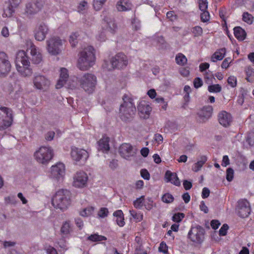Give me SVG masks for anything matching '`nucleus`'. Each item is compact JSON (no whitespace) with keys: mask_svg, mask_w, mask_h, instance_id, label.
Masks as SVG:
<instances>
[{"mask_svg":"<svg viewBox=\"0 0 254 254\" xmlns=\"http://www.w3.org/2000/svg\"><path fill=\"white\" fill-rule=\"evenodd\" d=\"M95 51L91 46H88L82 50L78 54L77 67L81 70L89 69L95 64Z\"/></svg>","mask_w":254,"mask_h":254,"instance_id":"nucleus-1","label":"nucleus"},{"mask_svg":"<svg viewBox=\"0 0 254 254\" xmlns=\"http://www.w3.org/2000/svg\"><path fill=\"white\" fill-rule=\"evenodd\" d=\"M15 65L16 70L21 76L30 77L32 75L33 70L25 51L21 50L17 53Z\"/></svg>","mask_w":254,"mask_h":254,"instance_id":"nucleus-2","label":"nucleus"},{"mask_svg":"<svg viewBox=\"0 0 254 254\" xmlns=\"http://www.w3.org/2000/svg\"><path fill=\"white\" fill-rule=\"evenodd\" d=\"M123 100V103L120 108L119 115L122 120L127 121L134 115L136 108L133 102V99L130 95H124Z\"/></svg>","mask_w":254,"mask_h":254,"instance_id":"nucleus-3","label":"nucleus"},{"mask_svg":"<svg viewBox=\"0 0 254 254\" xmlns=\"http://www.w3.org/2000/svg\"><path fill=\"white\" fill-rule=\"evenodd\" d=\"M70 193L67 190H58L53 196L52 200L53 205L61 210H66L70 204Z\"/></svg>","mask_w":254,"mask_h":254,"instance_id":"nucleus-4","label":"nucleus"},{"mask_svg":"<svg viewBox=\"0 0 254 254\" xmlns=\"http://www.w3.org/2000/svg\"><path fill=\"white\" fill-rule=\"evenodd\" d=\"M54 154L51 146H41L34 152V157L38 163L47 165L52 159Z\"/></svg>","mask_w":254,"mask_h":254,"instance_id":"nucleus-5","label":"nucleus"},{"mask_svg":"<svg viewBox=\"0 0 254 254\" xmlns=\"http://www.w3.org/2000/svg\"><path fill=\"white\" fill-rule=\"evenodd\" d=\"M127 57L123 53H118L112 58L110 64L105 61L103 64L104 68L111 70L114 68L122 69L126 67L128 64Z\"/></svg>","mask_w":254,"mask_h":254,"instance_id":"nucleus-6","label":"nucleus"},{"mask_svg":"<svg viewBox=\"0 0 254 254\" xmlns=\"http://www.w3.org/2000/svg\"><path fill=\"white\" fill-rule=\"evenodd\" d=\"M79 85L86 92L91 93L96 83V76L91 73H86L78 77Z\"/></svg>","mask_w":254,"mask_h":254,"instance_id":"nucleus-7","label":"nucleus"},{"mask_svg":"<svg viewBox=\"0 0 254 254\" xmlns=\"http://www.w3.org/2000/svg\"><path fill=\"white\" fill-rule=\"evenodd\" d=\"M64 41L59 37L54 36L46 41V49L52 56H57L62 52Z\"/></svg>","mask_w":254,"mask_h":254,"instance_id":"nucleus-8","label":"nucleus"},{"mask_svg":"<svg viewBox=\"0 0 254 254\" xmlns=\"http://www.w3.org/2000/svg\"><path fill=\"white\" fill-rule=\"evenodd\" d=\"M205 230L201 226L192 227L188 234V238L195 245L201 244L204 240Z\"/></svg>","mask_w":254,"mask_h":254,"instance_id":"nucleus-9","label":"nucleus"},{"mask_svg":"<svg viewBox=\"0 0 254 254\" xmlns=\"http://www.w3.org/2000/svg\"><path fill=\"white\" fill-rule=\"evenodd\" d=\"M13 115L12 110L7 107L0 108V130L9 127L12 124Z\"/></svg>","mask_w":254,"mask_h":254,"instance_id":"nucleus-10","label":"nucleus"},{"mask_svg":"<svg viewBox=\"0 0 254 254\" xmlns=\"http://www.w3.org/2000/svg\"><path fill=\"white\" fill-rule=\"evenodd\" d=\"M88 176L82 171L76 172L73 176L72 186L76 188L82 189L87 186Z\"/></svg>","mask_w":254,"mask_h":254,"instance_id":"nucleus-11","label":"nucleus"},{"mask_svg":"<svg viewBox=\"0 0 254 254\" xmlns=\"http://www.w3.org/2000/svg\"><path fill=\"white\" fill-rule=\"evenodd\" d=\"M33 86L40 90H45L50 86V81L44 75L36 73L33 78Z\"/></svg>","mask_w":254,"mask_h":254,"instance_id":"nucleus-12","label":"nucleus"},{"mask_svg":"<svg viewBox=\"0 0 254 254\" xmlns=\"http://www.w3.org/2000/svg\"><path fill=\"white\" fill-rule=\"evenodd\" d=\"M70 156L73 161L78 162H85L89 157V153L85 149L72 146L70 150Z\"/></svg>","mask_w":254,"mask_h":254,"instance_id":"nucleus-13","label":"nucleus"},{"mask_svg":"<svg viewBox=\"0 0 254 254\" xmlns=\"http://www.w3.org/2000/svg\"><path fill=\"white\" fill-rule=\"evenodd\" d=\"M65 166L61 162H59L51 168L50 176L57 181L63 180L65 175Z\"/></svg>","mask_w":254,"mask_h":254,"instance_id":"nucleus-14","label":"nucleus"},{"mask_svg":"<svg viewBox=\"0 0 254 254\" xmlns=\"http://www.w3.org/2000/svg\"><path fill=\"white\" fill-rule=\"evenodd\" d=\"M237 211L240 217H247L251 211V206L248 201L245 199L239 200L238 201Z\"/></svg>","mask_w":254,"mask_h":254,"instance_id":"nucleus-15","label":"nucleus"},{"mask_svg":"<svg viewBox=\"0 0 254 254\" xmlns=\"http://www.w3.org/2000/svg\"><path fill=\"white\" fill-rule=\"evenodd\" d=\"M11 67L7 55L4 52H0V76L7 74L10 70Z\"/></svg>","mask_w":254,"mask_h":254,"instance_id":"nucleus-16","label":"nucleus"},{"mask_svg":"<svg viewBox=\"0 0 254 254\" xmlns=\"http://www.w3.org/2000/svg\"><path fill=\"white\" fill-rule=\"evenodd\" d=\"M119 152L120 155L127 160H130L133 157L135 153V150L129 143H123L119 147Z\"/></svg>","mask_w":254,"mask_h":254,"instance_id":"nucleus-17","label":"nucleus"},{"mask_svg":"<svg viewBox=\"0 0 254 254\" xmlns=\"http://www.w3.org/2000/svg\"><path fill=\"white\" fill-rule=\"evenodd\" d=\"M48 32V27L45 23L43 22L39 23L34 30L35 39L39 41L44 40Z\"/></svg>","mask_w":254,"mask_h":254,"instance_id":"nucleus-18","label":"nucleus"},{"mask_svg":"<svg viewBox=\"0 0 254 254\" xmlns=\"http://www.w3.org/2000/svg\"><path fill=\"white\" fill-rule=\"evenodd\" d=\"M29 51L32 63L35 64H40L43 61V57L40 50L35 45L31 43L29 48L27 50V51Z\"/></svg>","mask_w":254,"mask_h":254,"instance_id":"nucleus-19","label":"nucleus"},{"mask_svg":"<svg viewBox=\"0 0 254 254\" xmlns=\"http://www.w3.org/2000/svg\"><path fill=\"white\" fill-rule=\"evenodd\" d=\"M137 109L140 118L146 119L149 117L152 108L147 102L144 100L140 101L137 106Z\"/></svg>","mask_w":254,"mask_h":254,"instance_id":"nucleus-20","label":"nucleus"},{"mask_svg":"<svg viewBox=\"0 0 254 254\" xmlns=\"http://www.w3.org/2000/svg\"><path fill=\"white\" fill-rule=\"evenodd\" d=\"M6 90L10 97L14 99L18 98L22 91V89L21 87L15 83L13 84H8Z\"/></svg>","mask_w":254,"mask_h":254,"instance_id":"nucleus-21","label":"nucleus"},{"mask_svg":"<svg viewBox=\"0 0 254 254\" xmlns=\"http://www.w3.org/2000/svg\"><path fill=\"white\" fill-rule=\"evenodd\" d=\"M20 3V0H9V3L3 8V14L5 16H12L16 14V8Z\"/></svg>","mask_w":254,"mask_h":254,"instance_id":"nucleus-22","label":"nucleus"},{"mask_svg":"<svg viewBox=\"0 0 254 254\" xmlns=\"http://www.w3.org/2000/svg\"><path fill=\"white\" fill-rule=\"evenodd\" d=\"M102 27L111 34H114L117 29V26L111 17H105L102 22Z\"/></svg>","mask_w":254,"mask_h":254,"instance_id":"nucleus-23","label":"nucleus"},{"mask_svg":"<svg viewBox=\"0 0 254 254\" xmlns=\"http://www.w3.org/2000/svg\"><path fill=\"white\" fill-rule=\"evenodd\" d=\"M219 123L224 127L229 126L232 122V117L230 114L223 111L218 114Z\"/></svg>","mask_w":254,"mask_h":254,"instance_id":"nucleus-24","label":"nucleus"},{"mask_svg":"<svg viewBox=\"0 0 254 254\" xmlns=\"http://www.w3.org/2000/svg\"><path fill=\"white\" fill-rule=\"evenodd\" d=\"M165 178L167 183H171L178 187L181 185V182L176 173H173L170 171H167L165 173Z\"/></svg>","mask_w":254,"mask_h":254,"instance_id":"nucleus-25","label":"nucleus"},{"mask_svg":"<svg viewBox=\"0 0 254 254\" xmlns=\"http://www.w3.org/2000/svg\"><path fill=\"white\" fill-rule=\"evenodd\" d=\"M213 111V108L211 106H206L203 107L198 113L200 118L205 121L211 117Z\"/></svg>","mask_w":254,"mask_h":254,"instance_id":"nucleus-26","label":"nucleus"},{"mask_svg":"<svg viewBox=\"0 0 254 254\" xmlns=\"http://www.w3.org/2000/svg\"><path fill=\"white\" fill-rule=\"evenodd\" d=\"M68 77V74L67 69L64 67L61 68L60 70V79L56 84V88L60 89L62 88L66 83Z\"/></svg>","mask_w":254,"mask_h":254,"instance_id":"nucleus-27","label":"nucleus"},{"mask_svg":"<svg viewBox=\"0 0 254 254\" xmlns=\"http://www.w3.org/2000/svg\"><path fill=\"white\" fill-rule=\"evenodd\" d=\"M116 7L119 11H125L132 9L133 5L129 0H120L117 2Z\"/></svg>","mask_w":254,"mask_h":254,"instance_id":"nucleus-28","label":"nucleus"},{"mask_svg":"<svg viewBox=\"0 0 254 254\" xmlns=\"http://www.w3.org/2000/svg\"><path fill=\"white\" fill-rule=\"evenodd\" d=\"M110 138L106 135L102 136L98 142V149L102 150L103 152H107L110 149L109 146Z\"/></svg>","mask_w":254,"mask_h":254,"instance_id":"nucleus-29","label":"nucleus"},{"mask_svg":"<svg viewBox=\"0 0 254 254\" xmlns=\"http://www.w3.org/2000/svg\"><path fill=\"white\" fill-rule=\"evenodd\" d=\"M226 54L225 48H221L217 50L211 56V61L215 63L217 61L222 60Z\"/></svg>","mask_w":254,"mask_h":254,"instance_id":"nucleus-30","label":"nucleus"},{"mask_svg":"<svg viewBox=\"0 0 254 254\" xmlns=\"http://www.w3.org/2000/svg\"><path fill=\"white\" fill-rule=\"evenodd\" d=\"M113 216L116 218L117 224L120 227H123L125 222L124 221V216L123 211L121 210H118L113 213Z\"/></svg>","mask_w":254,"mask_h":254,"instance_id":"nucleus-31","label":"nucleus"},{"mask_svg":"<svg viewBox=\"0 0 254 254\" xmlns=\"http://www.w3.org/2000/svg\"><path fill=\"white\" fill-rule=\"evenodd\" d=\"M44 4L43 0H36L34 3H28L27 9H30V8L33 9L34 13H38L42 8Z\"/></svg>","mask_w":254,"mask_h":254,"instance_id":"nucleus-32","label":"nucleus"},{"mask_svg":"<svg viewBox=\"0 0 254 254\" xmlns=\"http://www.w3.org/2000/svg\"><path fill=\"white\" fill-rule=\"evenodd\" d=\"M198 5L201 11L199 16H210L209 12L207 10L208 3L207 0H198Z\"/></svg>","mask_w":254,"mask_h":254,"instance_id":"nucleus-33","label":"nucleus"},{"mask_svg":"<svg viewBox=\"0 0 254 254\" xmlns=\"http://www.w3.org/2000/svg\"><path fill=\"white\" fill-rule=\"evenodd\" d=\"M207 161V157L205 156H201L199 160L194 163L192 166V170L195 172H197L201 170L202 167Z\"/></svg>","mask_w":254,"mask_h":254,"instance_id":"nucleus-34","label":"nucleus"},{"mask_svg":"<svg viewBox=\"0 0 254 254\" xmlns=\"http://www.w3.org/2000/svg\"><path fill=\"white\" fill-rule=\"evenodd\" d=\"M234 34L235 37L240 41H243L246 38V33L240 27H236L234 28Z\"/></svg>","mask_w":254,"mask_h":254,"instance_id":"nucleus-35","label":"nucleus"},{"mask_svg":"<svg viewBox=\"0 0 254 254\" xmlns=\"http://www.w3.org/2000/svg\"><path fill=\"white\" fill-rule=\"evenodd\" d=\"M175 61L178 65H184L187 63L188 60L184 54L178 53L176 55Z\"/></svg>","mask_w":254,"mask_h":254,"instance_id":"nucleus-36","label":"nucleus"},{"mask_svg":"<svg viewBox=\"0 0 254 254\" xmlns=\"http://www.w3.org/2000/svg\"><path fill=\"white\" fill-rule=\"evenodd\" d=\"M66 86L68 88L74 89L78 86L79 83L78 81V77H73L70 78L66 82Z\"/></svg>","mask_w":254,"mask_h":254,"instance_id":"nucleus-37","label":"nucleus"},{"mask_svg":"<svg viewBox=\"0 0 254 254\" xmlns=\"http://www.w3.org/2000/svg\"><path fill=\"white\" fill-rule=\"evenodd\" d=\"M94 209V207L93 206H88L81 210L79 214L82 217H88L93 213Z\"/></svg>","mask_w":254,"mask_h":254,"instance_id":"nucleus-38","label":"nucleus"},{"mask_svg":"<svg viewBox=\"0 0 254 254\" xmlns=\"http://www.w3.org/2000/svg\"><path fill=\"white\" fill-rule=\"evenodd\" d=\"M61 232L64 235H67L72 231V228L69 221L64 222L61 228Z\"/></svg>","mask_w":254,"mask_h":254,"instance_id":"nucleus-39","label":"nucleus"},{"mask_svg":"<svg viewBox=\"0 0 254 254\" xmlns=\"http://www.w3.org/2000/svg\"><path fill=\"white\" fill-rule=\"evenodd\" d=\"M88 240L92 242H100L102 241L106 240L107 238L104 236L99 235L97 234L91 235L87 238Z\"/></svg>","mask_w":254,"mask_h":254,"instance_id":"nucleus-40","label":"nucleus"},{"mask_svg":"<svg viewBox=\"0 0 254 254\" xmlns=\"http://www.w3.org/2000/svg\"><path fill=\"white\" fill-rule=\"evenodd\" d=\"M107 31L102 27V29L98 32L96 35V39L100 42H104L107 39Z\"/></svg>","mask_w":254,"mask_h":254,"instance_id":"nucleus-41","label":"nucleus"},{"mask_svg":"<svg viewBox=\"0 0 254 254\" xmlns=\"http://www.w3.org/2000/svg\"><path fill=\"white\" fill-rule=\"evenodd\" d=\"M161 199L164 203H171L173 202L174 197L171 193L167 192L163 195Z\"/></svg>","mask_w":254,"mask_h":254,"instance_id":"nucleus-42","label":"nucleus"},{"mask_svg":"<svg viewBox=\"0 0 254 254\" xmlns=\"http://www.w3.org/2000/svg\"><path fill=\"white\" fill-rule=\"evenodd\" d=\"M78 34L77 32H73L71 34L69 38V42L72 47L76 46L77 44V37Z\"/></svg>","mask_w":254,"mask_h":254,"instance_id":"nucleus-43","label":"nucleus"},{"mask_svg":"<svg viewBox=\"0 0 254 254\" xmlns=\"http://www.w3.org/2000/svg\"><path fill=\"white\" fill-rule=\"evenodd\" d=\"M107 0H93V5L94 8L96 10H99L103 6Z\"/></svg>","mask_w":254,"mask_h":254,"instance_id":"nucleus-44","label":"nucleus"},{"mask_svg":"<svg viewBox=\"0 0 254 254\" xmlns=\"http://www.w3.org/2000/svg\"><path fill=\"white\" fill-rule=\"evenodd\" d=\"M129 213L132 217L136 219L137 221H140L143 219V214L141 213H137L133 210H129Z\"/></svg>","mask_w":254,"mask_h":254,"instance_id":"nucleus-45","label":"nucleus"},{"mask_svg":"<svg viewBox=\"0 0 254 254\" xmlns=\"http://www.w3.org/2000/svg\"><path fill=\"white\" fill-rule=\"evenodd\" d=\"M208 90L210 92L218 93L221 90V87L219 84H213L209 85Z\"/></svg>","mask_w":254,"mask_h":254,"instance_id":"nucleus-46","label":"nucleus"},{"mask_svg":"<svg viewBox=\"0 0 254 254\" xmlns=\"http://www.w3.org/2000/svg\"><path fill=\"white\" fill-rule=\"evenodd\" d=\"M144 202V196H142L137 198L133 202L134 206L135 208L140 209L143 206Z\"/></svg>","mask_w":254,"mask_h":254,"instance_id":"nucleus-47","label":"nucleus"},{"mask_svg":"<svg viewBox=\"0 0 254 254\" xmlns=\"http://www.w3.org/2000/svg\"><path fill=\"white\" fill-rule=\"evenodd\" d=\"M237 78L236 76L232 75L228 77L227 82L231 87H235L237 86Z\"/></svg>","mask_w":254,"mask_h":254,"instance_id":"nucleus-48","label":"nucleus"},{"mask_svg":"<svg viewBox=\"0 0 254 254\" xmlns=\"http://www.w3.org/2000/svg\"><path fill=\"white\" fill-rule=\"evenodd\" d=\"M185 217V215L183 213H177L175 214L173 217L172 220L173 221L179 223L182 221V220Z\"/></svg>","mask_w":254,"mask_h":254,"instance_id":"nucleus-49","label":"nucleus"},{"mask_svg":"<svg viewBox=\"0 0 254 254\" xmlns=\"http://www.w3.org/2000/svg\"><path fill=\"white\" fill-rule=\"evenodd\" d=\"M234 177V170L231 168H229L226 171V179L228 181L231 182Z\"/></svg>","mask_w":254,"mask_h":254,"instance_id":"nucleus-50","label":"nucleus"},{"mask_svg":"<svg viewBox=\"0 0 254 254\" xmlns=\"http://www.w3.org/2000/svg\"><path fill=\"white\" fill-rule=\"evenodd\" d=\"M108 214V210L106 208H101L98 212V215L99 217L104 218L107 216Z\"/></svg>","mask_w":254,"mask_h":254,"instance_id":"nucleus-51","label":"nucleus"},{"mask_svg":"<svg viewBox=\"0 0 254 254\" xmlns=\"http://www.w3.org/2000/svg\"><path fill=\"white\" fill-rule=\"evenodd\" d=\"M192 32L195 36H199L202 33V29L199 26H195L193 28Z\"/></svg>","mask_w":254,"mask_h":254,"instance_id":"nucleus-52","label":"nucleus"},{"mask_svg":"<svg viewBox=\"0 0 254 254\" xmlns=\"http://www.w3.org/2000/svg\"><path fill=\"white\" fill-rule=\"evenodd\" d=\"M159 251L166 254L168 253V246L166 244L163 242H161L159 247Z\"/></svg>","mask_w":254,"mask_h":254,"instance_id":"nucleus-53","label":"nucleus"},{"mask_svg":"<svg viewBox=\"0 0 254 254\" xmlns=\"http://www.w3.org/2000/svg\"><path fill=\"white\" fill-rule=\"evenodd\" d=\"M87 6V2L85 1H82L78 6V11L81 13H83V11L86 8Z\"/></svg>","mask_w":254,"mask_h":254,"instance_id":"nucleus-54","label":"nucleus"},{"mask_svg":"<svg viewBox=\"0 0 254 254\" xmlns=\"http://www.w3.org/2000/svg\"><path fill=\"white\" fill-rule=\"evenodd\" d=\"M193 85L195 88L200 87L203 84L202 80L199 77L195 78L193 80Z\"/></svg>","mask_w":254,"mask_h":254,"instance_id":"nucleus-55","label":"nucleus"},{"mask_svg":"<svg viewBox=\"0 0 254 254\" xmlns=\"http://www.w3.org/2000/svg\"><path fill=\"white\" fill-rule=\"evenodd\" d=\"M140 175L144 179L146 180H149L150 179V176L148 171L146 169H142L140 171Z\"/></svg>","mask_w":254,"mask_h":254,"instance_id":"nucleus-56","label":"nucleus"},{"mask_svg":"<svg viewBox=\"0 0 254 254\" xmlns=\"http://www.w3.org/2000/svg\"><path fill=\"white\" fill-rule=\"evenodd\" d=\"M132 27L136 30H138L140 27V25L139 20L137 19V18L134 17L132 21Z\"/></svg>","mask_w":254,"mask_h":254,"instance_id":"nucleus-57","label":"nucleus"},{"mask_svg":"<svg viewBox=\"0 0 254 254\" xmlns=\"http://www.w3.org/2000/svg\"><path fill=\"white\" fill-rule=\"evenodd\" d=\"M228 229V226L227 224H224L221 227L219 231V233L220 236H225L227 234V231Z\"/></svg>","mask_w":254,"mask_h":254,"instance_id":"nucleus-58","label":"nucleus"},{"mask_svg":"<svg viewBox=\"0 0 254 254\" xmlns=\"http://www.w3.org/2000/svg\"><path fill=\"white\" fill-rule=\"evenodd\" d=\"M55 133L54 131H49L45 134V139L47 141L52 140L55 136Z\"/></svg>","mask_w":254,"mask_h":254,"instance_id":"nucleus-59","label":"nucleus"},{"mask_svg":"<svg viewBox=\"0 0 254 254\" xmlns=\"http://www.w3.org/2000/svg\"><path fill=\"white\" fill-rule=\"evenodd\" d=\"M246 73L248 76L246 78L249 81V77L254 75V70L250 67H248L246 68Z\"/></svg>","mask_w":254,"mask_h":254,"instance_id":"nucleus-60","label":"nucleus"},{"mask_svg":"<svg viewBox=\"0 0 254 254\" xmlns=\"http://www.w3.org/2000/svg\"><path fill=\"white\" fill-rule=\"evenodd\" d=\"M230 164V160L227 155H224L223 157L221 165L223 167H226Z\"/></svg>","mask_w":254,"mask_h":254,"instance_id":"nucleus-61","label":"nucleus"},{"mask_svg":"<svg viewBox=\"0 0 254 254\" xmlns=\"http://www.w3.org/2000/svg\"><path fill=\"white\" fill-rule=\"evenodd\" d=\"M210 194V190L207 188H204L202 189L201 196L203 198H206L208 197Z\"/></svg>","mask_w":254,"mask_h":254,"instance_id":"nucleus-62","label":"nucleus"},{"mask_svg":"<svg viewBox=\"0 0 254 254\" xmlns=\"http://www.w3.org/2000/svg\"><path fill=\"white\" fill-rule=\"evenodd\" d=\"M58 245H59V247L61 248L62 249H63L64 250L67 249V244L65 242V241L64 239H60L58 241Z\"/></svg>","mask_w":254,"mask_h":254,"instance_id":"nucleus-63","label":"nucleus"},{"mask_svg":"<svg viewBox=\"0 0 254 254\" xmlns=\"http://www.w3.org/2000/svg\"><path fill=\"white\" fill-rule=\"evenodd\" d=\"M231 63L230 58L225 59L222 62L221 67L223 68H227L228 67L230 63Z\"/></svg>","mask_w":254,"mask_h":254,"instance_id":"nucleus-64","label":"nucleus"}]
</instances>
